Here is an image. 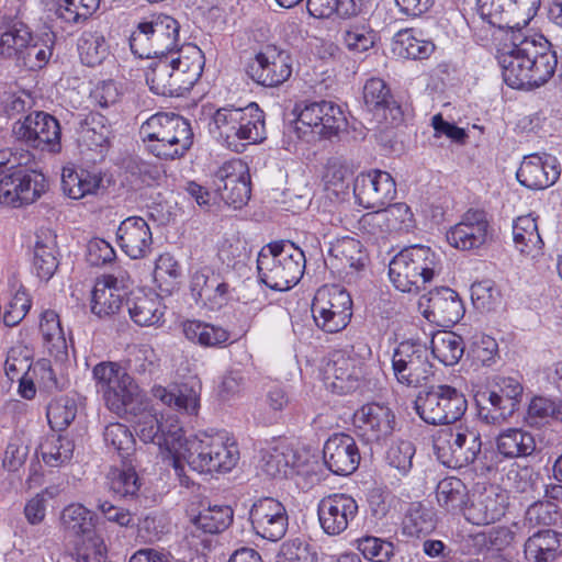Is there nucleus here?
<instances>
[{
	"instance_id": "nucleus-1",
	"label": "nucleus",
	"mask_w": 562,
	"mask_h": 562,
	"mask_svg": "<svg viewBox=\"0 0 562 562\" xmlns=\"http://www.w3.org/2000/svg\"><path fill=\"white\" fill-rule=\"evenodd\" d=\"M510 46L498 55L504 81L514 89L531 90L547 83L557 69V55L543 36L513 32Z\"/></svg>"
},
{
	"instance_id": "nucleus-2",
	"label": "nucleus",
	"mask_w": 562,
	"mask_h": 562,
	"mask_svg": "<svg viewBox=\"0 0 562 562\" xmlns=\"http://www.w3.org/2000/svg\"><path fill=\"white\" fill-rule=\"evenodd\" d=\"M139 136L146 150L161 160L184 157L194 139L189 120L171 112H158L148 117L140 125Z\"/></svg>"
},
{
	"instance_id": "nucleus-3",
	"label": "nucleus",
	"mask_w": 562,
	"mask_h": 562,
	"mask_svg": "<svg viewBox=\"0 0 562 562\" xmlns=\"http://www.w3.org/2000/svg\"><path fill=\"white\" fill-rule=\"evenodd\" d=\"M209 132L227 148L241 151L243 142L257 144L266 139L263 111L255 102L245 108H220L212 115Z\"/></svg>"
},
{
	"instance_id": "nucleus-4",
	"label": "nucleus",
	"mask_w": 562,
	"mask_h": 562,
	"mask_svg": "<svg viewBox=\"0 0 562 562\" xmlns=\"http://www.w3.org/2000/svg\"><path fill=\"white\" fill-rule=\"evenodd\" d=\"M305 255L290 241H274L261 248L257 258L259 280L276 291H288L302 278Z\"/></svg>"
},
{
	"instance_id": "nucleus-5",
	"label": "nucleus",
	"mask_w": 562,
	"mask_h": 562,
	"mask_svg": "<svg viewBox=\"0 0 562 562\" xmlns=\"http://www.w3.org/2000/svg\"><path fill=\"white\" fill-rule=\"evenodd\" d=\"M178 458L199 473L229 472L239 460V450L226 432H203L184 438Z\"/></svg>"
},
{
	"instance_id": "nucleus-6",
	"label": "nucleus",
	"mask_w": 562,
	"mask_h": 562,
	"mask_svg": "<svg viewBox=\"0 0 562 562\" xmlns=\"http://www.w3.org/2000/svg\"><path fill=\"white\" fill-rule=\"evenodd\" d=\"M0 29V54L3 57H18L29 70L44 68L53 56L54 35L33 40L29 26L16 18L2 16Z\"/></svg>"
},
{
	"instance_id": "nucleus-7",
	"label": "nucleus",
	"mask_w": 562,
	"mask_h": 562,
	"mask_svg": "<svg viewBox=\"0 0 562 562\" xmlns=\"http://www.w3.org/2000/svg\"><path fill=\"white\" fill-rule=\"evenodd\" d=\"M437 263L436 254L429 247L414 245L391 260L389 276L397 290L417 293L432 280Z\"/></svg>"
},
{
	"instance_id": "nucleus-8",
	"label": "nucleus",
	"mask_w": 562,
	"mask_h": 562,
	"mask_svg": "<svg viewBox=\"0 0 562 562\" xmlns=\"http://www.w3.org/2000/svg\"><path fill=\"white\" fill-rule=\"evenodd\" d=\"M180 24L170 15H154L137 24L130 36L132 53L139 58L167 56L179 45Z\"/></svg>"
},
{
	"instance_id": "nucleus-9",
	"label": "nucleus",
	"mask_w": 562,
	"mask_h": 562,
	"mask_svg": "<svg viewBox=\"0 0 562 562\" xmlns=\"http://www.w3.org/2000/svg\"><path fill=\"white\" fill-rule=\"evenodd\" d=\"M417 415L429 425H447L459 420L468 408L465 395L448 384L430 385L414 402Z\"/></svg>"
},
{
	"instance_id": "nucleus-10",
	"label": "nucleus",
	"mask_w": 562,
	"mask_h": 562,
	"mask_svg": "<svg viewBox=\"0 0 562 562\" xmlns=\"http://www.w3.org/2000/svg\"><path fill=\"white\" fill-rule=\"evenodd\" d=\"M233 521V509L226 505H210L190 520L184 542L191 552L190 562H207L214 535L224 531Z\"/></svg>"
},
{
	"instance_id": "nucleus-11",
	"label": "nucleus",
	"mask_w": 562,
	"mask_h": 562,
	"mask_svg": "<svg viewBox=\"0 0 562 562\" xmlns=\"http://www.w3.org/2000/svg\"><path fill=\"white\" fill-rule=\"evenodd\" d=\"M296 119L290 123L284 133L294 134L302 138L307 134V130L318 135L329 138L346 130L347 119L339 105L331 101L311 102L300 109L295 108Z\"/></svg>"
},
{
	"instance_id": "nucleus-12",
	"label": "nucleus",
	"mask_w": 562,
	"mask_h": 562,
	"mask_svg": "<svg viewBox=\"0 0 562 562\" xmlns=\"http://www.w3.org/2000/svg\"><path fill=\"white\" fill-rule=\"evenodd\" d=\"M311 311L319 329L328 334L339 333L350 323L352 300L339 285H323L313 297Z\"/></svg>"
},
{
	"instance_id": "nucleus-13",
	"label": "nucleus",
	"mask_w": 562,
	"mask_h": 562,
	"mask_svg": "<svg viewBox=\"0 0 562 562\" xmlns=\"http://www.w3.org/2000/svg\"><path fill=\"white\" fill-rule=\"evenodd\" d=\"M392 368L397 382L411 387L426 384L434 375L428 348L417 341H402L394 350Z\"/></svg>"
},
{
	"instance_id": "nucleus-14",
	"label": "nucleus",
	"mask_w": 562,
	"mask_h": 562,
	"mask_svg": "<svg viewBox=\"0 0 562 562\" xmlns=\"http://www.w3.org/2000/svg\"><path fill=\"white\" fill-rule=\"evenodd\" d=\"M438 460L448 468L460 469L473 463L482 449L481 435L475 429H448L434 445Z\"/></svg>"
},
{
	"instance_id": "nucleus-15",
	"label": "nucleus",
	"mask_w": 562,
	"mask_h": 562,
	"mask_svg": "<svg viewBox=\"0 0 562 562\" xmlns=\"http://www.w3.org/2000/svg\"><path fill=\"white\" fill-rule=\"evenodd\" d=\"M134 428L142 441L157 445L170 454L179 457L184 438L182 423L178 416L158 418L157 414L144 411L137 417Z\"/></svg>"
},
{
	"instance_id": "nucleus-16",
	"label": "nucleus",
	"mask_w": 562,
	"mask_h": 562,
	"mask_svg": "<svg viewBox=\"0 0 562 562\" xmlns=\"http://www.w3.org/2000/svg\"><path fill=\"white\" fill-rule=\"evenodd\" d=\"M47 187L42 172L15 168L0 179V203L12 207L32 204L46 192Z\"/></svg>"
},
{
	"instance_id": "nucleus-17",
	"label": "nucleus",
	"mask_w": 562,
	"mask_h": 562,
	"mask_svg": "<svg viewBox=\"0 0 562 562\" xmlns=\"http://www.w3.org/2000/svg\"><path fill=\"white\" fill-rule=\"evenodd\" d=\"M14 137L29 147L58 153L60 150V125L50 114L35 111L14 123Z\"/></svg>"
},
{
	"instance_id": "nucleus-18",
	"label": "nucleus",
	"mask_w": 562,
	"mask_h": 562,
	"mask_svg": "<svg viewBox=\"0 0 562 562\" xmlns=\"http://www.w3.org/2000/svg\"><path fill=\"white\" fill-rule=\"evenodd\" d=\"M245 71L257 85L278 87L291 77L292 58L286 50L267 46L246 64Z\"/></svg>"
},
{
	"instance_id": "nucleus-19",
	"label": "nucleus",
	"mask_w": 562,
	"mask_h": 562,
	"mask_svg": "<svg viewBox=\"0 0 562 562\" xmlns=\"http://www.w3.org/2000/svg\"><path fill=\"white\" fill-rule=\"evenodd\" d=\"M213 187L225 204L241 209L250 199V175L240 159L224 162L213 176Z\"/></svg>"
},
{
	"instance_id": "nucleus-20",
	"label": "nucleus",
	"mask_w": 562,
	"mask_h": 562,
	"mask_svg": "<svg viewBox=\"0 0 562 562\" xmlns=\"http://www.w3.org/2000/svg\"><path fill=\"white\" fill-rule=\"evenodd\" d=\"M357 435L367 443H382L395 431L397 422L393 409L383 403L371 402L353 414Z\"/></svg>"
},
{
	"instance_id": "nucleus-21",
	"label": "nucleus",
	"mask_w": 562,
	"mask_h": 562,
	"mask_svg": "<svg viewBox=\"0 0 562 562\" xmlns=\"http://www.w3.org/2000/svg\"><path fill=\"white\" fill-rule=\"evenodd\" d=\"M252 531L271 542L281 540L289 527V515L285 506L273 497H260L254 502L249 513Z\"/></svg>"
},
{
	"instance_id": "nucleus-22",
	"label": "nucleus",
	"mask_w": 562,
	"mask_h": 562,
	"mask_svg": "<svg viewBox=\"0 0 562 562\" xmlns=\"http://www.w3.org/2000/svg\"><path fill=\"white\" fill-rule=\"evenodd\" d=\"M364 361L353 348L335 350L325 367V379L334 392L346 394L357 389Z\"/></svg>"
},
{
	"instance_id": "nucleus-23",
	"label": "nucleus",
	"mask_w": 562,
	"mask_h": 562,
	"mask_svg": "<svg viewBox=\"0 0 562 562\" xmlns=\"http://www.w3.org/2000/svg\"><path fill=\"white\" fill-rule=\"evenodd\" d=\"M423 315L440 327H450L457 324L464 314L463 302L459 294L448 288L440 286L429 291L419 300Z\"/></svg>"
},
{
	"instance_id": "nucleus-24",
	"label": "nucleus",
	"mask_w": 562,
	"mask_h": 562,
	"mask_svg": "<svg viewBox=\"0 0 562 562\" xmlns=\"http://www.w3.org/2000/svg\"><path fill=\"white\" fill-rule=\"evenodd\" d=\"M353 194L359 205L381 209L395 198L396 184L389 172L375 169L357 176Z\"/></svg>"
},
{
	"instance_id": "nucleus-25",
	"label": "nucleus",
	"mask_w": 562,
	"mask_h": 562,
	"mask_svg": "<svg viewBox=\"0 0 562 562\" xmlns=\"http://www.w3.org/2000/svg\"><path fill=\"white\" fill-rule=\"evenodd\" d=\"M492 237V228L484 210L470 209L461 221L447 232L448 243L461 250L476 249Z\"/></svg>"
},
{
	"instance_id": "nucleus-26",
	"label": "nucleus",
	"mask_w": 562,
	"mask_h": 562,
	"mask_svg": "<svg viewBox=\"0 0 562 562\" xmlns=\"http://www.w3.org/2000/svg\"><path fill=\"white\" fill-rule=\"evenodd\" d=\"M318 520L324 532L340 535L358 514V504L350 495L333 494L321 499L317 508Z\"/></svg>"
},
{
	"instance_id": "nucleus-27",
	"label": "nucleus",
	"mask_w": 562,
	"mask_h": 562,
	"mask_svg": "<svg viewBox=\"0 0 562 562\" xmlns=\"http://www.w3.org/2000/svg\"><path fill=\"white\" fill-rule=\"evenodd\" d=\"M326 468L336 475L347 476L359 467L360 452L356 440L347 434H334L323 448Z\"/></svg>"
},
{
	"instance_id": "nucleus-28",
	"label": "nucleus",
	"mask_w": 562,
	"mask_h": 562,
	"mask_svg": "<svg viewBox=\"0 0 562 562\" xmlns=\"http://www.w3.org/2000/svg\"><path fill=\"white\" fill-rule=\"evenodd\" d=\"M190 286L195 301L203 302L211 310H220L227 305L234 290L220 273L207 268L192 276Z\"/></svg>"
},
{
	"instance_id": "nucleus-29",
	"label": "nucleus",
	"mask_w": 562,
	"mask_h": 562,
	"mask_svg": "<svg viewBox=\"0 0 562 562\" xmlns=\"http://www.w3.org/2000/svg\"><path fill=\"white\" fill-rule=\"evenodd\" d=\"M200 391L201 385L199 383L171 384L169 386L155 385L151 389V395L179 415L193 417L198 415L200 408Z\"/></svg>"
},
{
	"instance_id": "nucleus-30",
	"label": "nucleus",
	"mask_w": 562,
	"mask_h": 562,
	"mask_svg": "<svg viewBox=\"0 0 562 562\" xmlns=\"http://www.w3.org/2000/svg\"><path fill=\"white\" fill-rule=\"evenodd\" d=\"M116 237L121 249L132 259L145 258L151 251V231L143 217L125 218L117 228Z\"/></svg>"
},
{
	"instance_id": "nucleus-31",
	"label": "nucleus",
	"mask_w": 562,
	"mask_h": 562,
	"mask_svg": "<svg viewBox=\"0 0 562 562\" xmlns=\"http://www.w3.org/2000/svg\"><path fill=\"white\" fill-rule=\"evenodd\" d=\"M124 279L112 274L98 279L92 290L91 312L100 318L111 317L120 312L126 295Z\"/></svg>"
},
{
	"instance_id": "nucleus-32",
	"label": "nucleus",
	"mask_w": 562,
	"mask_h": 562,
	"mask_svg": "<svg viewBox=\"0 0 562 562\" xmlns=\"http://www.w3.org/2000/svg\"><path fill=\"white\" fill-rule=\"evenodd\" d=\"M517 180L524 187L532 190H542L555 183L560 177V169L555 158L546 155L525 157L516 173Z\"/></svg>"
},
{
	"instance_id": "nucleus-33",
	"label": "nucleus",
	"mask_w": 562,
	"mask_h": 562,
	"mask_svg": "<svg viewBox=\"0 0 562 562\" xmlns=\"http://www.w3.org/2000/svg\"><path fill=\"white\" fill-rule=\"evenodd\" d=\"M167 56L173 59V71L181 86L182 93L189 91L203 72L204 56L202 50L196 45L187 44L180 49L167 54Z\"/></svg>"
},
{
	"instance_id": "nucleus-34",
	"label": "nucleus",
	"mask_w": 562,
	"mask_h": 562,
	"mask_svg": "<svg viewBox=\"0 0 562 562\" xmlns=\"http://www.w3.org/2000/svg\"><path fill=\"white\" fill-rule=\"evenodd\" d=\"M506 506V494L495 486H490L477 495L464 516L475 525H490L505 515Z\"/></svg>"
},
{
	"instance_id": "nucleus-35",
	"label": "nucleus",
	"mask_w": 562,
	"mask_h": 562,
	"mask_svg": "<svg viewBox=\"0 0 562 562\" xmlns=\"http://www.w3.org/2000/svg\"><path fill=\"white\" fill-rule=\"evenodd\" d=\"M151 59L145 74L149 89L162 97L182 95L181 86L173 71V59L168 56H156Z\"/></svg>"
},
{
	"instance_id": "nucleus-36",
	"label": "nucleus",
	"mask_w": 562,
	"mask_h": 562,
	"mask_svg": "<svg viewBox=\"0 0 562 562\" xmlns=\"http://www.w3.org/2000/svg\"><path fill=\"white\" fill-rule=\"evenodd\" d=\"M328 256L331 266L339 270L350 269L355 272L362 270L369 260L362 244L352 237L346 236L330 243Z\"/></svg>"
},
{
	"instance_id": "nucleus-37",
	"label": "nucleus",
	"mask_w": 562,
	"mask_h": 562,
	"mask_svg": "<svg viewBox=\"0 0 562 562\" xmlns=\"http://www.w3.org/2000/svg\"><path fill=\"white\" fill-rule=\"evenodd\" d=\"M126 305L131 318L139 326H155L162 319L161 299L155 293H132L126 300Z\"/></svg>"
},
{
	"instance_id": "nucleus-38",
	"label": "nucleus",
	"mask_w": 562,
	"mask_h": 562,
	"mask_svg": "<svg viewBox=\"0 0 562 562\" xmlns=\"http://www.w3.org/2000/svg\"><path fill=\"white\" fill-rule=\"evenodd\" d=\"M561 535L551 529L540 530L525 543V555L530 562H554L562 554Z\"/></svg>"
},
{
	"instance_id": "nucleus-39",
	"label": "nucleus",
	"mask_w": 562,
	"mask_h": 562,
	"mask_svg": "<svg viewBox=\"0 0 562 562\" xmlns=\"http://www.w3.org/2000/svg\"><path fill=\"white\" fill-rule=\"evenodd\" d=\"M40 331L47 353L59 363L67 360V342L56 312L46 310L42 313Z\"/></svg>"
},
{
	"instance_id": "nucleus-40",
	"label": "nucleus",
	"mask_w": 562,
	"mask_h": 562,
	"mask_svg": "<svg viewBox=\"0 0 562 562\" xmlns=\"http://www.w3.org/2000/svg\"><path fill=\"white\" fill-rule=\"evenodd\" d=\"M108 479L109 488L115 497L139 504L142 481L132 465V460L123 461V469L113 470Z\"/></svg>"
},
{
	"instance_id": "nucleus-41",
	"label": "nucleus",
	"mask_w": 562,
	"mask_h": 562,
	"mask_svg": "<svg viewBox=\"0 0 562 562\" xmlns=\"http://www.w3.org/2000/svg\"><path fill=\"white\" fill-rule=\"evenodd\" d=\"M58 266L59 260L55 236L52 234L37 236L32 261L34 273L37 278L47 282L53 278Z\"/></svg>"
},
{
	"instance_id": "nucleus-42",
	"label": "nucleus",
	"mask_w": 562,
	"mask_h": 562,
	"mask_svg": "<svg viewBox=\"0 0 562 562\" xmlns=\"http://www.w3.org/2000/svg\"><path fill=\"white\" fill-rule=\"evenodd\" d=\"M436 497L440 507L452 514L468 512L469 492L465 484L458 477L441 480L436 488Z\"/></svg>"
},
{
	"instance_id": "nucleus-43",
	"label": "nucleus",
	"mask_w": 562,
	"mask_h": 562,
	"mask_svg": "<svg viewBox=\"0 0 562 562\" xmlns=\"http://www.w3.org/2000/svg\"><path fill=\"white\" fill-rule=\"evenodd\" d=\"M260 468L271 477L288 476L296 463L293 450L283 443L261 450Z\"/></svg>"
},
{
	"instance_id": "nucleus-44",
	"label": "nucleus",
	"mask_w": 562,
	"mask_h": 562,
	"mask_svg": "<svg viewBox=\"0 0 562 562\" xmlns=\"http://www.w3.org/2000/svg\"><path fill=\"white\" fill-rule=\"evenodd\" d=\"M497 450L506 458H521L532 454L536 440L531 432L520 428H509L496 439Z\"/></svg>"
},
{
	"instance_id": "nucleus-45",
	"label": "nucleus",
	"mask_w": 562,
	"mask_h": 562,
	"mask_svg": "<svg viewBox=\"0 0 562 562\" xmlns=\"http://www.w3.org/2000/svg\"><path fill=\"white\" fill-rule=\"evenodd\" d=\"M77 134L79 144L92 150L103 147L108 143L110 126L102 114L89 113L80 120Z\"/></svg>"
},
{
	"instance_id": "nucleus-46",
	"label": "nucleus",
	"mask_w": 562,
	"mask_h": 562,
	"mask_svg": "<svg viewBox=\"0 0 562 562\" xmlns=\"http://www.w3.org/2000/svg\"><path fill=\"white\" fill-rule=\"evenodd\" d=\"M75 443L67 436L53 431L47 435L38 447V452L45 464L58 468L72 458Z\"/></svg>"
},
{
	"instance_id": "nucleus-47",
	"label": "nucleus",
	"mask_w": 562,
	"mask_h": 562,
	"mask_svg": "<svg viewBox=\"0 0 562 562\" xmlns=\"http://www.w3.org/2000/svg\"><path fill=\"white\" fill-rule=\"evenodd\" d=\"M139 395L138 386L135 384L133 378L127 373L122 376L117 384L111 390V394H106L103 400L106 407L117 414L132 413L135 407L134 403Z\"/></svg>"
},
{
	"instance_id": "nucleus-48",
	"label": "nucleus",
	"mask_w": 562,
	"mask_h": 562,
	"mask_svg": "<svg viewBox=\"0 0 562 562\" xmlns=\"http://www.w3.org/2000/svg\"><path fill=\"white\" fill-rule=\"evenodd\" d=\"M464 342L460 335L453 331H439L431 338L432 355L445 366L457 364L464 353Z\"/></svg>"
},
{
	"instance_id": "nucleus-49",
	"label": "nucleus",
	"mask_w": 562,
	"mask_h": 562,
	"mask_svg": "<svg viewBox=\"0 0 562 562\" xmlns=\"http://www.w3.org/2000/svg\"><path fill=\"white\" fill-rule=\"evenodd\" d=\"M392 50L395 55L406 59H426L435 50V44L413 35L411 30H402L394 36Z\"/></svg>"
},
{
	"instance_id": "nucleus-50",
	"label": "nucleus",
	"mask_w": 562,
	"mask_h": 562,
	"mask_svg": "<svg viewBox=\"0 0 562 562\" xmlns=\"http://www.w3.org/2000/svg\"><path fill=\"white\" fill-rule=\"evenodd\" d=\"M515 247L521 254H531L541 249L543 243L538 231L536 218L529 215L519 216L513 224Z\"/></svg>"
},
{
	"instance_id": "nucleus-51",
	"label": "nucleus",
	"mask_w": 562,
	"mask_h": 562,
	"mask_svg": "<svg viewBox=\"0 0 562 562\" xmlns=\"http://www.w3.org/2000/svg\"><path fill=\"white\" fill-rule=\"evenodd\" d=\"M80 60L88 67L101 65L110 55L105 37L99 32H83L78 40Z\"/></svg>"
},
{
	"instance_id": "nucleus-52",
	"label": "nucleus",
	"mask_w": 562,
	"mask_h": 562,
	"mask_svg": "<svg viewBox=\"0 0 562 562\" xmlns=\"http://www.w3.org/2000/svg\"><path fill=\"white\" fill-rule=\"evenodd\" d=\"M101 179L87 171L76 172L71 168H64L61 173V189L71 199H81L94 193L100 187Z\"/></svg>"
},
{
	"instance_id": "nucleus-53",
	"label": "nucleus",
	"mask_w": 562,
	"mask_h": 562,
	"mask_svg": "<svg viewBox=\"0 0 562 562\" xmlns=\"http://www.w3.org/2000/svg\"><path fill=\"white\" fill-rule=\"evenodd\" d=\"M436 515L422 503H412L403 520V530L411 537L428 535L436 528Z\"/></svg>"
},
{
	"instance_id": "nucleus-54",
	"label": "nucleus",
	"mask_w": 562,
	"mask_h": 562,
	"mask_svg": "<svg viewBox=\"0 0 562 562\" xmlns=\"http://www.w3.org/2000/svg\"><path fill=\"white\" fill-rule=\"evenodd\" d=\"M78 406L74 398L61 395L53 398L46 408V417L53 431L66 430L77 416Z\"/></svg>"
},
{
	"instance_id": "nucleus-55",
	"label": "nucleus",
	"mask_w": 562,
	"mask_h": 562,
	"mask_svg": "<svg viewBox=\"0 0 562 562\" xmlns=\"http://www.w3.org/2000/svg\"><path fill=\"white\" fill-rule=\"evenodd\" d=\"M65 531L72 536H92L94 522L89 509L80 504H71L64 508L60 516Z\"/></svg>"
},
{
	"instance_id": "nucleus-56",
	"label": "nucleus",
	"mask_w": 562,
	"mask_h": 562,
	"mask_svg": "<svg viewBox=\"0 0 562 562\" xmlns=\"http://www.w3.org/2000/svg\"><path fill=\"white\" fill-rule=\"evenodd\" d=\"M103 439L106 447L112 448L122 461H130L135 451V438L130 428L121 423H111L105 426Z\"/></svg>"
},
{
	"instance_id": "nucleus-57",
	"label": "nucleus",
	"mask_w": 562,
	"mask_h": 562,
	"mask_svg": "<svg viewBox=\"0 0 562 562\" xmlns=\"http://www.w3.org/2000/svg\"><path fill=\"white\" fill-rule=\"evenodd\" d=\"M363 100L368 110L372 112L400 110L391 94L390 88L384 80L380 78H371L366 82L363 87Z\"/></svg>"
},
{
	"instance_id": "nucleus-58",
	"label": "nucleus",
	"mask_w": 562,
	"mask_h": 562,
	"mask_svg": "<svg viewBox=\"0 0 562 562\" xmlns=\"http://www.w3.org/2000/svg\"><path fill=\"white\" fill-rule=\"evenodd\" d=\"M126 374V371L116 362H100L93 370L92 375L95 382L97 392L104 397L111 394L112 387L119 383L120 379Z\"/></svg>"
},
{
	"instance_id": "nucleus-59",
	"label": "nucleus",
	"mask_w": 562,
	"mask_h": 562,
	"mask_svg": "<svg viewBox=\"0 0 562 562\" xmlns=\"http://www.w3.org/2000/svg\"><path fill=\"white\" fill-rule=\"evenodd\" d=\"M496 386L498 390L490 391L494 403L502 402L506 406L512 407L514 412L518 409V404L522 395V385L520 382L510 376H502L497 379Z\"/></svg>"
},
{
	"instance_id": "nucleus-60",
	"label": "nucleus",
	"mask_w": 562,
	"mask_h": 562,
	"mask_svg": "<svg viewBox=\"0 0 562 562\" xmlns=\"http://www.w3.org/2000/svg\"><path fill=\"white\" fill-rule=\"evenodd\" d=\"M317 553L312 546L297 538L285 541L277 558V562H317Z\"/></svg>"
},
{
	"instance_id": "nucleus-61",
	"label": "nucleus",
	"mask_w": 562,
	"mask_h": 562,
	"mask_svg": "<svg viewBox=\"0 0 562 562\" xmlns=\"http://www.w3.org/2000/svg\"><path fill=\"white\" fill-rule=\"evenodd\" d=\"M415 446L409 440L395 441L386 452L387 463L401 474H406L413 465Z\"/></svg>"
},
{
	"instance_id": "nucleus-62",
	"label": "nucleus",
	"mask_w": 562,
	"mask_h": 562,
	"mask_svg": "<svg viewBox=\"0 0 562 562\" xmlns=\"http://www.w3.org/2000/svg\"><path fill=\"white\" fill-rule=\"evenodd\" d=\"M72 557L76 562H105L106 547L102 537L92 535L76 546Z\"/></svg>"
},
{
	"instance_id": "nucleus-63",
	"label": "nucleus",
	"mask_w": 562,
	"mask_h": 562,
	"mask_svg": "<svg viewBox=\"0 0 562 562\" xmlns=\"http://www.w3.org/2000/svg\"><path fill=\"white\" fill-rule=\"evenodd\" d=\"M513 486L517 493L525 494L529 499L535 501L541 494L544 484L538 472L525 467L515 473Z\"/></svg>"
},
{
	"instance_id": "nucleus-64",
	"label": "nucleus",
	"mask_w": 562,
	"mask_h": 562,
	"mask_svg": "<svg viewBox=\"0 0 562 562\" xmlns=\"http://www.w3.org/2000/svg\"><path fill=\"white\" fill-rule=\"evenodd\" d=\"M357 548L366 559L373 562H386L394 553L392 542L371 536L359 539Z\"/></svg>"
}]
</instances>
